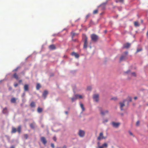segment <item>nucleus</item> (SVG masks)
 Returning <instances> with one entry per match:
<instances>
[{"mask_svg": "<svg viewBox=\"0 0 148 148\" xmlns=\"http://www.w3.org/2000/svg\"><path fill=\"white\" fill-rule=\"evenodd\" d=\"M21 125H19L18 126L17 129V131L18 132V133L20 134L21 132Z\"/></svg>", "mask_w": 148, "mask_h": 148, "instance_id": "nucleus-16", "label": "nucleus"}, {"mask_svg": "<svg viewBox=\"0 0 148 148\" xmlns=\"http://www.w3.org/2000/svg\"><path fill=\"white\" fill-rule=\"evenodd\" d=\"M48 94V92L47 90H45L43 92L42 96L44 98V99H45L47 97V95Z\"/></svg>", "mask_w": 148, "mask_h": 148, "instance_id": "nucleus-5", "label": "nucleus"}, {"mask_svg": "<svg viewBox=\"0 0 148 148\" xmlns=\"http://www.w3.org/2000/svg\"><path fill=\"white\" fill-rule=\"evenodd\" d=\"M141 21L142 23H143V20L142 19L141 20Z\"/></svg>", "mask_w": 148, "mask_h": 148, "instance_id": "nucleus-64", "label": "nucleus"}, {"mask_svg": "<svg viewBox=\"0 0 148 148\" xmlns=\"http://www.w3.org/2000/svg\"><path fill=\"white\" fill-rule=\"evenodd\" d=\"M108 121V119H105V120H104L103 121V123H104L105 122H107Z\"/></svg>", "mask_w": 148, "mask_h": 148, "instance_id": "nucleus-46", "label": "nucleus"}, {"mask_svg": "<svg viewBox=\"0 0 148 148\" xmlns=\"http://www.w3.org/2000/svg\"><path fill=\"white\" fill-rule=\"evenodd\" d=\"M2 112L3 114H5L8 112L7 108L5 107L3 109Z\"/></svg>", "mask_w": 148, "mask_h": 148, "instance_id": "nucleus-22", "label": "nucleus"}, {"mask_svg": "<svg viewBox=\"0 0 148 148\" xmlns=\"http://www.w3.org/2000/svg\"><path fill=\"white\" fill-rule=\"evenodd\" d=\"M120 108L121 110H123V108Z\"/></svg>", "mask_w": 148, "mask_h": 148, "instance_id": "nucleus-62", "label": "nucleus"}, {"mask_svg": "<svg viewBox=\"0 0 148 148\" xmlns=\"http://www.w3.org/2000/svg\"><path fill=\"white\" fill-rule=\"evenodd\" d=\"M145 90V89H141L140 90V91H143Z\"/></svg>", "mask_w": 148, "mask_h": 148, "instance_id": "nucleus-54", "label": "nucleus"}, {"mask_svg": "<svg viewBox=\"0 0 148 148\" xmlns=\"http://www.w3.org/2000/svg\"><path fill=\"white\" fill-rule=\"evenodd\" d=\"M134 25L136 27H139L140 24L138 21H136L134 22Z\"/></svg>", "mask_w": 148, "mask_h": 148, "instance_id": "nucleus-28", "label": "nucleus"}, {"mask_svg": "<svg viewBox=\"0 0 148 148\" xmlns=\"http://www.w3.org/2000/svg\"><path fill=\"white\" fill-rule=\"evenodd\" d=\"M73 38H72V40L73 41H74V42H76L77 41V40L76 38H74V39H73Z\"/></svg>", "mask_w": 148, "mask_h": 148, "instance_id": "nucleus-47", "label": "nucleus"}, {"mask_svg": "<svg viewBox=\"0 0 148 148\" xmlns=\"http://www.w3.org/2000/svg\"><path fill=\"white\" fill-rule=\"evenodd\" d=\"M129 132L130 134L132 136H134L133 135V134L130 131H129Z\"/></svg>", "mask_w": 148, "mask_h": 148, "instance_id": "nucleus-45", "label": "nucleus"}, {"mask_svg": "<svg viewBox=\"0 0 148 148\" xmlns=\"http://www.w3.org/2000/svg\"><path fill=\"white\" fill-rule=\"evenodd\" d=\"M71 54L72 55L74 56L75 57L77 58H78L79 57V54L74 52L72 53Z\"/></svg>", "mask_w": 148, "mask_h": 148, "instance_id": "nucleus-13", "label": "nucleus"}, {"mask_svg": "<svg viewBox=\"0 0 148 148\" xmlns=\"http://www.w3.org/2000/svg\"><path fill=\"white\" fill-rule=\"evenodd\" d=\"M90 16V14H88L86 16V19H88Z\"/></svg>", "mask_w": 148, "mask_h": 148, "instance_id": "nucleus-41", "label": "nucleus"}, {"mask_svg": "<svg viewBox=\"0 0 148 148\" xmlns=\"http://www.w3.org/2000/svg\"><path fill=\"white\" fill-rule=\"evenodd\" d=\"M30 126L31 128H32L33 129H34V125L33 123L30 124Z\"/></svg>", "mask_w": 148, "mask_h": 148, "instance_id": "nucleus-38", "label": "nucleus"}, {"mask_svg": "<svg viewBox=\"0 0 148 148\" xmlns=\"http://www.w3.org/2000/svg\"><path fill=\"white\" fill-rule=\"evenodd\" d=\"M25 92L23 93L22 95V97H24L25 96Z\"/></svg>", "mask_w": 148, "mask_h": 148, "instance_id": "nucleus-44", "label": "nucleus"}, {"mask_svg": "<svg viewBox=\"0 0 148 148\" xmlns=\"http://www.w3.org/2000/svg\"><path fill=\"white\" fill-rule=\"evenodd\" d=\"M99 95L98 94H94L93 96V99L97 102L99 101Z\"/></svg>", "mask_w": 148, "mask_h": 148, "instance_id": "nucleus-2", "label": "nucleus"}, {"mask_svg": "<svg viewBox=\"0 0 148 148\" xmlns=\"http://www.w3.org/2000/svg\"><path fill=\"white\" fill-rule=\"evenodd\" d=\"M98 10H94L93 12V14H96L98 13Z\"/></svg>", "mask_w": 148, "mask_h": 148, "instance_id": "nucleus-33", "label": "nucleus"}, {"mask_svg": "<svg viewBox=\"0 0 148 148\" xmlns=\"http://www.w3.org/2000/svg\"><path fill=\"white\" fill-rule=\"evenodd\" d=\"M10 148H15L14 146H12Z\"/></svg>", "mask_w": 148, "mask_h": 148, "instance_id": "nucleus-59", "label": "nucleus"}, {"mask_svg": "<svg viewBox=\"0 0 148 148\" xmlns=\"http://www.w3.org/2000/svg\"><path fill=\"white\" fill-rule=\"evenodd\" d=\"M131 74L132 76L136 77V74L135 72H131Z\"/></svg>", "mask_w": 148, "mask_h": 148, "instance_id": "nucleus-30", "label": "nucleus"}, {"mask_svg": "<svg viewBox=\"0 0 148 148\" xmlns=\"http://www.w3.org/2000/svg\"><path fill=\"white\" fill-rule=\"evenodd\" d=\"M40 140L42 143L44 145H45L47 143V141L46 138L44 137H41L40 138Z\"/></svg>", "mask_w": 148, "mask_h": 148, "instance_id": "nucleus-4", "label": "nucleus"}, {"mask_svg": "<svg viewBox=\"0 0 148 148\" xmlns=\"http://www.w3.org/2000/svg\"><path fill=\"white\" fill-rule=\"evenodd\" d=\"M117 100V97H113L111 99V100H114V101H116Z\"/></svg>", "mask_w": 148, "mask_h": 148, "instance_id": "nucleus-34", "label": "nucleus"}, {"mask_svg": "<svg viewBox=\"0 0 148 148\" xmlns=\"http://www.w3.org/2000/svg\"><path fill=\"white\" fill-rule=\"evenodd\" d=\"M140 125V121H137L136 123V126H139Z\"/></svg>", "mask_w": 148, "mask_h": 148, "instance_id": "nucleus-39", "label": "nucleus"}, {"mask_svg": "<svg viewBox=\"0 0 148 148\" xmlns=\"http://www.w3.org/2000/svg\"><path fill=\"white\" fill-rule=\"evenodd\" d=\"M18 69V67H17L16 69H15L13 71H17Z\"/></svg>", "mask_w": 148, "mask_h": 148, "instance_id": "nucleus-55", "label": "nucleus"}, {"mask_svg": "<svg viewBox=\"0 0 148 148\" xmlns=\"http://www.w3.org/2000/svg\"><path fill=\"white\" fill-rule=\"evenodd\" d=\"M12 87H11V86L9 87L8 89L9 91L11 90H12Z\"/></svg>", "mask_w": 148, "mask_h": 148, "instance_id": "nucleus-50", "label": "nucleus"}, {"mask_svg": "<svg viewBox=\"0 0 148 148\" xmlns=\"http://www.w3.org/2000/svg\"><path fill=\"white\" fill-rule=\"evenodd\" d=\"M51 147H52V148H55L54 145L53 143H51Z\"/></svg>", "mask_w": 148, "mask_h": 148, "instance_id": "nucleus-42", "label": "nucleus"}, {"mask_svg": "<svg viewBox=\"0 0 148 148\" xmlns=\"http://www.w3.org/2000/svg\"><path fill=\"white\" fill-rule=\"evenodd\" d=\"M132 105H133V106H135V104L134 103H132Z\"/></svg>", "mask_w": 148, "mask_h": 148, "instance_id": "nucleus-61", "label": "nucleus"}, {"mask_svg": "<svg viewBox=\"0 0 148 148\" xmlns=\"http://www.w3.org/2000/svg\"><path fill=\"white\" fill-rule=\"evenodd\" d=\"M102 146L106 147H108V144L106 143H105L102 145Z\"/></svg>", "mask_w": 148, "mask_h": 148, "instance_id": "nucleus-36", "label": "nucleus"}, {"mask_svg": "<svg viewBox=\"0 0 148 148\" xmlns=\"http://www.w3.org/2000/svg\"><path fill=\"white\" fill-rule=\"evenodd\" d=\"M30 106L32 108H35L36 106V104L35 102L33 101H32L31 103Z\"/></svg>", "mask_w": 148, "mask_h": 148, "instance_id": "nucleus-15", "label": "nucleus"}, {"mask_svg": "<svg viewBox=\"0 0 148 148\" xmlns=\"http://www.w3.org/2000/svg\"><path fill=\"white\" fill-rule=\"evenodd\" d=\"M13 77L16 80L18 79L19 78L18 76L16 73H15L13 75Z\"/></svg>", "mask_w": 148, "mask_h": 148, "instance_id": "nucleus-18", "label": "nucleus"}, {"mask_svg": "<svg viewBox=\"0 0 148 148\" xmlns=\"http://www.w3.org/2000/svg\"><path fill=\"white\" fill-rule=\"evenodd\" d=\"M98 147L99 148H103V147L102 146H102H99Z\"/></svg>", "mask_w": 148, "mask_h": 148, "instance_id": "nucleus-53", "label": "nucleus"}, {"mask_svg": "<svg viewBox=\"0 0 148 148\" xmlns=\"http://www.w3.org/2000/svg\"><path fill=\"white\" fill-rule=\"evenodd\" d=\"M49 48L50 50H54L56 49V46L54 45H49Z\"/></svg>", "mask_w": 148, "mask_h": 148, "instance_id": "nucleus-11", "label": "nucleus"}, {"mask_svg": "<svg viewBox=\"0 0 148 148\" xmlns=\"http://www.w3.org/2000/svg\"><path fill=\"white\" fill-rule=\"evenodd\" d=\"M137 97H134V100H136L137 99Z\"/></svg>", "mask_w": 148, "mask_h": 148, "instance_id": "nucleus-56", "label": "nucleus"}, {"mask_svg": "<svg viewBox=\"0 0 148 148\" xmlns=\"http://www.w3.org/2000/svg\"><path fill=\"white\" fill-rule=\"evenodd\" d=\"M100 111L101 114L102 116L105 115L106 114H108V110L104 111L101 109L100 110Z\"/></svg>", "mask_w": 148, "mask_h": 148, "instance_id": "nucleus-7", "label": "nucleus"}, {"mask_svg": "<svg viewBox=\"0 0 148 148\" xmlns=\"http://www.w3.org/2000/svg\"><path fill=\"white\" fill-rule=\"evenodd\" d=\"M142 50V49L141 47H140V48H137V51L136 53H137Z\"/></svg>", "mask_w": 148, "mask_h": 148, "instance_id": "nucleus-32", "label": "nucleus"}, {"mask_svg": "<svg viewBox=\"0 0 148 148\" xmlns=\"http://www.w3.org/2000/svg\"><path fill=\"white\" fill-rule=\"evenodd\" d=\"M111 124L112 127L115 128H118L120 124V123L119 122H116L114 121L112 122Z\"/></svg>", "mask_w": 148, "mask_h": 148, "instance_id": "nucleus-1", "label": "nucleus"}, {"mask_svg": "<svg viewBox=\"0 0 148 148\" xmlns=\"http://www.w3.org/2000/svg\"><path fill=\"white\" fill-rule=\"evenodd\" d=\"M91 37H97V36L94 34H92L91 35Z\"/></svg>", "mask_w": 148, "mask_h": 148, "instance_id": "nucleus-40", "label": "nucleus"}, {"mask_svg": "<svg viewBox=\"0 0 148 148\" xmlns=\"http://www.w3.org/2000/svg\"><path fill=\"white\" fill-rule=\"evenodd\" d=\"M65 113L67 114H68V112L67 111H66V112H65Z\"/></svg>", "mask_w": 148, "mask_h": 148, "instance_id": "nucleus-60", "label": "nucleus"}, {"mask_svg": "<svg viewBox=\"0 0 148 148\" xmlns=\"http://www.w3.org/2000/svg\"><path fill=\"white\" fill-rule=\"evenodd\" d=\"M24 89L25 91H28L29 90V86L27 84H25L24 86Z\"/></svg>", "mask_w": 148, "mask_h": 148, "instance_id": "nucleus-9", "label": "nucleus"}, {"mask_svg": "<svg viewBox=\"0 0 148 148\" xmlns=\"http://www.w3.org/2000/svg\"><path fill=\"white\" fill-rule=\"evenodd\" d=\"M147 36H148V31H147Z\"/></svg>", "mask_w": 148, "mask_h": 148, "instance_id": "nucleus-63", "label": "nucleus"}, {"mask_svg": "<svg viewBox=\"0 0 148 148\" xmlns=\"http://www.w3.org/2000/svg\"><path fill=\"white\" fill-rule=\"evenodd\" d=\"M41 87V86L39 83H37L36 87V90H39Z\"/></svg>", "mask_w": 148, "mask_h": 148, "instance_id": "nucleus-23", "label": "nucleus"}, {"mask_svg": "<svg viewBox=\"0 0 148 148\" xmlns=\"http://www.w3.org/2000/svg\"><path fill=\"white\" fill-rule=\"evenodd\" d=\"M106 5V3H103L101 5H100L99 6L101 7V8L102 10H104L105 8V7Z\"/></svg>", "mask_w": 148, "mask_h": 148, "instance_id": "nucleus-19", "label": "nucleus"}, {"mask_svg": "<svg viewBox=\"0 0 148 148\" xmlns=\"http://www.w3.org/2000/svg\"><path fill=\"white\" fill-rule=\"evenodd\" d=\"M71 34L72 36H78V34H77L72 32L71 33Z\"/></svg>", "mask_w": 148, "mask_h": 148, "instance_id": "nucleus-27", "label": "nucleus"}, {"mask_svg": "<svg viewBox=\"0 0 148 148\" xmlns=\"http://www.w3.org/2000/svg\"><path fill=\"white\" fill-rule=\"evenodd\" d=\"M131 70L130 69H128L127 71L124 72V73L126 75H129L131 73Z\"/></svg>", "mask_w": 148, "mask_h": 148, "instance_id": "nucleus-20", "label": "nucleus"}, {"mask_svg": "<svg viewBox=\"0 0 148 148\" xmlns=\"http://www.w3.org/2000/svg\"><path fill=\"white\" fill-rule=\"evenodd\" d=\"M53 140L55 141H56V136H54L53 137Z\"/></svg>", "mask_w": 148, "mask_h": 148, "instance_id": "nucleus-48", "label": "nucleus"}, {"mask_svg": "<svg viewBox=\"0 0 148 148\" xmlns=\"http://www.w3.org/2000/svg\"><path fill=\"white\" fill-rule=\"evenodd\" d=\"M88 42L87 38H86L84 40V48L86 49L87 47Z\"/></svg>", "mask_w": 148, "mask_h": 148, "instance_id": "nucleus-10", "label": "nucleus"}, {"mask_svg": "<svg viewBox=\"0 0 148 148\" xmlns=\"http://www.w3.org/2000/svg\"><path fill=\"white\" fill-rule=\"evenodd\" d=\"M85 134L84 131L82 130H80L78 133L79 135L82 137H83L84 136Z\"/></svg>", "mask_w": 148, "mask_h": 148, "instance_id": "nucleus-3", "label": "nucleus"}, {"mask_svg": "<svg viewBox=\"0 0 148 148\" xmlns=\"http://www.w3.org/2000/svg\"><path fill=\"white\" fill-rule=\"evenodd\" d=\"M128 98H129V101L130 102H131L132 101V98L131 97H128Z\"/></svg>", "mask_w": 148, "mask_h": 148, "instance_id": "nucleus-43", "label": "nucleus"}, {"mask_svg": "<svg viewBox=\"0 0 148 148\" xmlns=\"http://www.w3.org/2000/svg\"><path fill=\"white\" fill-rule=\"evenodd\" d=\"M12 129L11 131V133H15L16 132L17 130L16 128L14 127H12Z\"/></svg>", "mask_w": 148, "mask_h": 148, "instance_id": "nucleus-14", "label": "nucleus"}, {"mask_svg": "<svg viewBox=\"0 0 148 148\" xmlns=\"http://www.w3.org/2000/svg\"><path fill=\"white\" fill-rule=\"evenodd\" d=\"M78 95H75L74 97L71 98L72 102H73L74 101L76 100L77 98Z\"/></svg>", "mask_w": 148, "mask_h": 148, "instance_id": "nucleus-21", "label": "nucleus"}, {"mask_svg": "<svg viewBox=\"0 0 148 148\" xmlns=\"http://www.w3.org/2000/svg\"><path fill=\"white\" fill-rule=\"evenodd\" d=\"M80 106L82 109V111H84L85 110V109L84 106L83 104L82 103H80Z\"/></svg>", "mask_w": 148, "mask_h": 148, "instance_id": "nucleus-29", "label": "nucleus"}, {"mask_svg": "<svg viewBox=\"0 0 148 148\" xmlns=\"http://www.w3.org/2000/svg\"><path fill=\"white\" fill-rule=\"evenodd\" d=\"M130 46V44L128 43H127L126 44H125L123 46V48H127L128 49L129 48Z\"/></svg>", "mask_w": 148, "mask_h": 148, "instance_id": "nucleus-8", "label": "nucleus"}, {"mask_svg": "<svg viewBox=\"0 0 148 148\" xmlns=\"http://www.w3.org/2000/svg\"><path fill=\"white\" fill-rule=\"evenodd\" d=\"M18 84L17 83L14 84V86L15 87H16L18 86Z\"/></svg>", "mask_w": 148, "mask_h": 148, "instance_id": "nucleus-49", "label": "nucleus"}, {"mask_svg": "<svg viewBox=\"0 0 148 148\" xmlns=\"http://www.w3.org/2000/svg\"><path fill=\"white\" fill-rule=\"evenodd\" d=\"M126 101V99H125L123 100V103H122L121 102H120L119 103V104L120 105V108H123V106H125V102Z\"/></svg>", "mask_w": 148, "mask_h": 148, "instance_id": "nucleus-12", "label": "nucleus"}, {"mask_svg": "<svg viewBox=\"0 0 148 148\" xmlns=\"http://www.w3.org/2000/svg\"><path fill=\"white\" fill-rule=\"evenodd\" d=\"M128 51H125V52H124L123 54H122L123 55H124L125 56H127V55H128Z\"/></svg>", "mask_w": 148, "mask_h": 148, "instance_id": "nucleus-35", "label": "nucleus"}, {"mask_svg": "<svg viewBox=\"0 0 148 148\" xmlns=\"http://www.w3.org/2000/svg\"><path fill=\"white\" fill-rule=\"evenodd\" d=\"M22 82V80L21 79V80H20L19 81V83H21V82Z\"/></svg>", "mask_w": 148, "mask_h": 148, "instance_id": "nucleus-57", "label": "nucleus"}, {"mask_svg": "<svg viewBox=\"0 0 148 148\" xmlns=\"http://www.w3.org/2000/svg\"><path fill=\"white\" fill-rule=\"evenodd\" d=\"M126 56H124V55L122 54L121 57L120 58V61H121L122 60H124L125 59V57Z\"/></svg>", "mask_w": 148, "mask_h": 148, "instance_id": "nucleus-17", "label": "nucleus"}, {"mask_svg": "<svg viewBox=\"0 0 148 148\" xmlns=\"http://www.w3.org/2000/svg\"><path fill=\"white\" fill-rule=\"evenodd\" d=\"M106 137H104L103 135L102 132H101L99 134V136L97 138V140H100L101 139H105Z\"/></svg>", "mask_w": 148, "mask_h": 148, "instance_id": "nucleus-6", "label": "nucleus"}, {"mask_svg": "<svg viewBox=\"0 0 148 148\" xmlns=\"http://www.w3.org/2000/svg\"><path fill=\"white\" fill-rule=\"evenodd\" d=\"M92 90V87L91 86H88L87 87V90L89 91L91 90Z\"/></svg>", "mask_w": 148, "mask_h": 148, "instance_id": "nucleus-37", "label": "nucleus"}, {"mask_svg": "<svg viewBox=\"0 0 148 148\" xmlns=\"http://www.w3.org/2000/svg\"><path fill=\"white\" fill-rule=\"evenodd\" d=\"M97 144L98 145V147L99 146H100V143L99 142H98L97 143Z\"/></svg>", "mask_w": 148, "mask_h": 148, "instance_id": "nucleus-58", "label": "nucleus"}, {"mask_svg": "<svg viewBox=\"0 0 148 148\" xmlns=\"http://www.w3.org/2000/svg\"><path fill=\"white\" fill-rule=\"evenodd\" d=\"M78 96H79V98H81V99L82 98V95H78Z\"/></svg>", "mask_w": 148, "mask_h": 148, "instance_id": "nucleus-51", "label": "nucleus"}, {"mask_svg": "<svg viewBox=\"0 0 148 148\" xmlns=\"http://www.w3.org/2000/svg\"><path fill=\"white\" fill-rule=\"evenodd\" d=\"M120 2H123L124 0H118Z\"/></svg>", "mask_w": 148, "mask_h": 148, "instance_id": "nucleus-52", "label": "nucleus"}, {"mask_svg": "<svg viewBox=\"0 0 148 148\" xmlns=\"http://www.w3.org/2000/svg\"><path fill=\"white\" fill-rule=\"evenodd\" d=\"M16 99L15 98H12L10 100L11 102L12 103H15L16 102Z\"/></svg>", "mask_w": 148, "mask_h": 148, "instance_id": "nucleus-25", "label": "nucleus"}, {"mask_svg": "<svg viewBox=\"0 0 148 148\" xmlns=\"http://www.w3.org/2000/svg\"><path fill=\"white\" fill-rule=\"evenodd\" d=\"M24 137L25 139H27L28 138V135L27 134H25L24 135Z\"/></svg>", "mask_w": 148, "mask_h": 148, "instance_id": "nucleus-31", "label": "nucleus"}, {"mask_svg": "<svg viewBox=\"0 0 148 148\" xmlns=\"http://www.w3.org/2000/svg\"><path fill=\"white\" fill-rule=\"evenodd\" d=\"M98 40V38H91V40L94 42H97Z\"/></svg>", "mask_w": 148, "mask_h": 148, "instance_id": "nucleus-24", "label": "nucleus"}, {"mask_svg": "<svg viewBox=\"0 0 148 148\" xmlns=\"http://www.w3.org/2000/svg\"><path fill=\"white\" fill-rule=\"evenodd\" d=\"M42 111V108L38 107L37 108V112L38 113H40Z\"/></svg>", "mask_w": 148, "mask_h": 148, "instance_id": "nucleus-26", "label": "nucleus"}]
</instances>
